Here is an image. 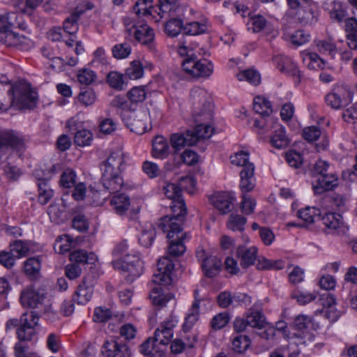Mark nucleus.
Returning <instances> with one entry per match:
<instances>
[{"instance_id": "nucleus-1", "label": "nucleus", "mask_w": 357, "mask_h": 357, "mask_svg": "<svg viewBox=\"0 0 357 357\" xmlns=\"http://www.w3.org/2000/svg\"><path fill=\"white\" fill-rule=\"evenodd\" d=\"M157 272L153 275L149 297L153 305L164 306L173 298L172 293L165 294L161 285H169L172 282V273L174 264L168 257H163L158 259Z\"/></svg>"}, {"instance_id": "nucleus-2", "label": "nucleus", "mask_w": 357, "mask_h": 357, "mask_svg": "<svg viewBox=\"0 0 357 357\" xmlns=\"http://www.w3.org/2000/svg\"><path fill=\"white\" fill-rule=\"evenodd\" d=\"M125 167L124 153L121 149L112 151L102 165V183L109 193H116L122 188L123 180L121 174Z\"/></svg>"}, {"instance_id": "nucleus-3", "label": "nucleus", "mask_w": 357, "mask_h": 357, "mask_svg": "<svg viewBox=\"0 0 357 357\" xmlns=\"http://www.w3.org/2000/svg\"><path fill=\"white\" fill-rule=\"evenodd\" d=\"M183 220L166 215L160 218L158 225V229L167 234L166 237L169 241L167 253L173 257L181 256L186 250L184 241L188 236L183 231Z\"/></svg>"}, {"instance_id": "nucleus-4", "label": "nucleus", "mask_w": 357, "mask_h": 357, "mask_svg": "<svg viewBox=\"0 0 357 357\" xmlns=\"http://www.w3.org/2000/svg\"><path fill=\"white\" fill-rule=\"evenodd\" d=\"M26 149L25 136L13 130H0V164L12 158H20Z\"/></svg>"}, {"instance_id": "nucleus-5", "label": "nucleus", "mask_w": 357, "mask_h": 357, "mask_svg": "<svg viewBox=\"0 0 357 357\" xmlns=\"http://www.w3.org/2000/svg\"><path fill=\"white\" fill-rule=\"evenodd\" d=\"M178 52L185 56L182 61L183 69L195 77H208L213 71V65L206 59H198L193 50L184 43L178 47Z\"/></svg>"}, {"instance_id": "nucleus-6", "label": "nucleus", "mask_w": 357, "mask_h": 357, "mask_svg": "<svg viewBox=\"0 0 357 357\" xmlns=\"http://www.w3.org/2000/svg\"><path fill=\"white\" fill-rule=\"evenodd\" d=\"M185 184H188L191 188H195L196 181L193 177L186 176L180 180L179 185L176 183H167L163 187V192L167 198L172 200L170 208L173 214L169 218H179L184 220L187 213V208L181 195V188H185Z\"/></svg>"}, {"instance_id": "nucleus-7", "label": "nucleus", "mask_w": 357, "mask_h": 357, "mask_svg": "<svg viewBox=\"0 0 357 357\" xmlns=\"http://www.w3.org/2000/svg\"><path fill=\"white\" fill-rule=\"evenodd\" d=\"M39 316L35 311L26 312L21 317L10 319L6 322V329L17 328L16 334L21 342L31 341L37 335Z\"/></svg>"}, {"instance_id": "nucleus-8", "label": "nucleus", "mask_w": 357, "mask_h": 357, "mask_svg": "<svg viewBox=\"0 0 357 357\" xmlns=\"http://www.w3.org/2000/svg\"><path fill=\"white\" fill-rule=\"evenodd\" d=\"M7 92L10 93L11 105L19 109H33L38 100L37 93L26 82H19L9 85Z\"/></svg>"}, {"instance_id": "nucleus-9", "label": "nucleus", "mask_w": 357, "mask_h": 357, "mask_svg": "<svg viewBox=\"0 0 357 357\" xmlns=\"http://www.w3.org/2000/svg\"><path fill=\"white\" fill-rule=\"evenodd\" d=\"M232 165L241 167L240 188L243 193L252 191L255 186V165L249 160V153L241 151L230 157Z\"/></svg>"}, {"instance_id": "nucleus-10", "label": "nucleus", "mask_w": 357, "mask_h": 357, "mask_svg": "<svg viewBox=\"0 0 357 357\" xmlns=\"http://www.w3.org/2000/svg\"><path fill=\"white\" fill-rule=\"evenodd\" d=\"M190 100L195 122H201L202 120L211 118V113L208 112L211 98L205 89L199 86L193 87L190 92Z\"/></svg>"}, {"instance_id": "nucleus-11", "label": "nucleus", "mask_w": 357, "mask_h": 357, "mask_svg": "<svg viewBox=\"0 0 357 357\" xmlns=\"http://www.w3.org/2000/svg\"><path fill=\"white\" fill-rule=\"evenodd\" d=\"M114 269L128 273L126 280L132 282L143 273L144 263L136 255H126L119 259L112 262Z\"/></svg>"}, {"instance_id": "nucleus-12", "label": "nucleus", "mask_w": 357, "mask_h": 357, "mask_svg": "<svg viewBox=\"0 0 357 357\" xmlns=\"http://www.w3.org/2000/svg\"><path fill=\"white\" fill-rule=\"evenodd\" d=\"M122 121L130 131L142 135L149 130V112L146 109L124 110L121 112Z\"/></svg>"}, {"instance_id": "nucleus-13", "label": "nucleus", "mask_w": 357, "mask_h": 357, "mask_svg": "<svg viewBox=\"0 0 357 357\" xmlns=\"http://www.w3.org/2000/svg\"><path fill=\"white\" fill-rule=\"evenodd\" d=\"M352 98L353 93L350 89L345 85H339L326 96L325 100L328 106L337 109L349 104Z\"/></svg>"}, {"instance_id": "nucleus-14", "label": "nucleus", "mask_w": 357, "mask_h": 357, "mask_svg": "<svg viewBox=\"0 0 357 357\" xmlns=\"http://www.w3.org/2000/svg\"><path fill=\"white\" fill-rule=\"evenodd\" d=\"M178 322V318L174 315H170L164 320L154 333L155 341L162 346L168 344L173 337L174 328Z\"/></svg>"}, {"instance_id": "nucleus-15", "label": "nucleus", "mask_w": 357, "mask_h": 357, "mask_svg": "<svg viewBox=\"0 0 357 357\" xmlns=\"http://www.w3.org/2000/svg\"><path fill=\"white\" fill-rule=\"evenodd\" d=\"M101 351L106 357H131L129 346L123 341L115 339L105 341Z\"/></svg>"}, {"instance_id": "nucleus-16", "label": "nucleus", "mask_w": 357, "mask_h": 357, "mask_svg": "<svg viewBox=\"0 0 357 357\" xmlns=\"http://www.w3.org/2000/svg\"><path fill=\"white\" fill-rule=\"evenodd\" d=\"M130 34H133L135 39L142 44L146 45L150 50H154L153 30L146 24L141 25H132L131 28H128Z\"/></svg>"}, {"instance_id": "nucleus-17", "label": "nucleus", "mask_w": 357, "mask_h": 357, "mask_svg": "<svg viewBox=\"0 0 357 357\" xmlns=\"http://www.w3.org/2000/svg\"><path fill=\"white\" fill-rule=\"evenodd\" d=\"M56 165H52L44 178L40 177L39 174L37 172H36L38 179V202L43 205L46 204L53 197L54 191L51 189L48 180L51 178L52 174L56 172Z\"/></svg>"}, {"instance_id": "nucleus-18", "label": "nucleus", "mask_w": 357, "mask_h": 357, "mask_svg": "<svg viewBox=\"0 0 357 357\" xmlns=\"http://www.w3.org/2000/svg\"><path fill=\"white\" fill-rule=\"evenodd\" d=\"M0 42L6 46L24 48L30 45L31 40L24 36L11 31H0Z\"/></svg>"}, {"instance_id": "nucleus-19", "label": "nucleus", "mask_w": 357, "mask_h": 357, "mask_svg": "<svg viewBox=\"0 0 357 357\" xmlns=\"http://www.w3.org/2000/svg\"><path fill=\"white\" fill-rule=\"evenodd\" d=\"M337 184V176L333 173H326L315 178L312 183V188L315 194L320 195L333 190Z\"/></svg>"}, {"instance_id": "nucleus-20", "label": "nucleus", "mask_w": 357, "mask_h": 357, "mask_svg": "<svg viewBox=\"0 0 357 357\" xmlns=\"http://www.w3.org/2000/svg\"><path fill=\"white\" fill-rule=\"evenodd\" d=\"M209 200L222 214L229 213L233 208V198L227 192H215L209 197Z\"/></svg>"}, {"instance_id": "nucleus-21", "label": "nucleus", "mask_w": 357, "mask_h": 357, "mask_svg": "<svg viewBox=\"0 0 357 357\" xmlns=\"http://www.w3.org/2000/svg\"><path fill=\"white\" fill-rule=\"evenodd\" d=\"M236 257L240 261L241 266L247 268L255 263L257 259V248L245 245H238L236 249Z\"/></svg>"}, {"instance_id": "nucleus-22", "label": "nucleus", "mask_w": 357, "mask_h": 357, "mask_svg": "<svg viewBox=\"0 0 357 357\" xmlns=\"http://www.w3.org/2000/svg\"><path fill=\"white\" fill-rule=\"evenodd\" d=\"M294 326L297 333H294V335L296 337L303 340V342L305 340H311V334L310 330L312 326L311 317L306 315H298L297 316L294 321Z\"/></svg>"}, {"instance_id": "nucleus-23", "label": "nucleus", "mask_w": 357, "mask_h": 357, "mask_svg": "<svg viewBox=\"0 0 357 357\" xmlns=\"http://www.w3.org/2000/svg\"><path fill=\"white\" fill-rule=\"evenodd\" d=\"M273 61L281 73L292 77L299 76L300 72L298 66L290 57L278 54L273 57Z\"/></svg>"}, {"instance_id": "nucleus-24", "label": "nucleus", "mask_w": 357, "mask_h": 357, "mask_svg": "<svg viewBox=\"0 0 357 357\" xmlns=\"http://www.w3.org/2000/svg\"><path fill=\"white\" fill-rule=\"evenodd\" d=\"M272 122L271 128L274 133L271 138V143L273 146L281 149L285 148L289 144V139L286 136L284 127L280 125L277 119L271 118Z\"/></svg>"}, {"instance_id": "nucleus-25", "label": "nucleus", "mask_w": 357, "mask_h": 357, "mask_svg": "<svg viewBox=\"0 0 357 357\" xmlns=\"http://www.w3.org/2000/svg\"><path fill=\"white\" fill-rule=\"evenodd\" d=\"M46 298L43 294L34 291H22L20 301L23 305H27L31 308H38L39 312L43 310V304Z\"/></svg>"}, {"instance_id": "nucleus-26", "label": "nucleus", "mask_w": 357, "mask_h": 357, "mask_svg": "<svg viewBox=\"0 0 357 357\" xmlns=\"http://www.w3.org/2000/svg\"><path fill=\"white\" fill-rule=\"evenodd\" d=\"M170 142L175 151H180L185 146H192L196 144V139L192 137L191 130L185 133H174L170 138Z\"/></svg>"}, {"instance_id": "nucleus-27", "label": "nucleus", "mask_w": 357, "mask_h": 357, "mask_svg": "<svg viewBox=\"0 0 357 357\" xmlns=\"http://www.w3.org/2000/svg\"><path fill=\"white\" fill-rule=\"evenodd\" d=\"M344 30L348 47L357 49V20L355 17H348L345 20Z\"/></svg>"}, {"instance_id": "nucleus-28", "label": "nucleus", "mask_w": 357, "mask_h": 357, "mask_svg": "<svg viewBox=\"0 0 357 357\" xmlns=\"http://www.w3.org/2000/svg\"><path fill=\"white\" fill-rule=\"evenodd\" d=\"M319 221L325 226L326 232L328 234L336 231L343 224L342 215L335 213H327L324 215H321Z\"/></svg>"}, {"instance_id": "nucleus-29", "label": "nucleus", "mask_w": 357, "mask_h": 357, "mask_svg": "<svg viewBox=\"0 0 357 357\" xmlns=\"http://www.w3.org/2000/svg\"><path fill=\"white\" fill-rule=\"evenodd\" d=\"M159 344L154 337H149L140 345V352L148 357H166L165 352L158 348Z\"/></svg>"}, {"instance_id": "nucleus-30", "label": "nucleus", "mask_w": 357, "mask_h": 357, "mask_svg": "<svg viewBox=\"0 0 357 357\" xmlns=\"http://www.w3.org/2000/svg\"><path fill=\"white\" fill-rule=\"evenodd\" d=\"M169 153V146L167 139L162 136H156L152 142V155L155 158L164 159Z\"/></svg>"}, {"instance_id": "nucleus-31", "label": "nucleus", "mask_w": 357, "mask_h": 357, "mask_svg": "<svg viewBox=\"0 0 357 357\" xmlns=\"http://www.w3.org/2000/svg\"><path fill=\"white\" fill-rule=\"evenodd\" d=\"M222 261L215 256H209L204 259L202 267L204 275L208 278L216 276L222 267Z\"/></svg>"}, {"instance_id": "nucleus-32", "label": "nucleus", "mask_w": 357, "mask_h": 357, "mask_svg": "<svg viewBox=\"0 0 357 357\" xmlns=\"http://www.w3.org/2000/svg\"><path fill=\"white\" fill-rule=\"evenodd\" d=\"M247 323L252 328H261L265 324V317L261 312V307L255 304L246 316Z\"/></svg>"}, {"instance_id": "nucleus-33", "label": "nucleus", "mask_w": 357, "mask_h": 357, "mask_svg": "<svg viewBox=\"0 0 357 357\" xmlns=\"http://www.w3.org/2000/svg\"><path fill=\"white\" fill-rule=\"evenodd\" d=\"M180 8L179 0H159V15L161 17L174 16Z\"/></svg>"}, {"instance_id": "nucleus-34", "label": "nucleus", "mask_w": 357, "mask_h": 357, "mask_svg": "<svg viewBox=\"0 0 357 357\" xmlns=\"http://www.w3.org/2000/svg\"><path fill=\"white\" fill-rule=\"evenodd\" d=\"M195 300L193 302L191 308L189 310L187 314L185 322L183 325L185 331H188L198 320L199 316V308L201 300L197 299V291H195Z\"/></svg>"}, {"instance_id": "nucleus-35", "label": "nucleus", "mask_w": 357, "mask_h": 357, "mask_svg": "<svg viewBox=\"0 0 357 357\" xmlns=\"http://www.w3.org/2000/svg\"><path fill=\"white\" fill-rule=\"evenodd\" d=\"M111 205L116 213L122 215L129 208L130 198L123 193L116 194L111 199Z\"/></svg>"}, {"instance_id": "nucleus-36", "label": "nucleus", "mask_w": 357, "mask_h": 357, "mask_svg": "<svg viewBox=\"0 0 357 357\" xmlns=\"http://www.w3.org/2000/svg\"><path fill=\"white\" fill-rule=\"evenodd\" d=\"M301 56L309 69H323L325 66V61L317 53L303 51Z\"/></svg>"}, {"instance_id": "nucleus-37", "label": "nucleus", "mask_w": 357, "mask_h": 357, "mask_svg": "<svg viewBox=\"0 0 357 357\" xmlns=\"http://www.w3.org/2000/svg\"><path fill=\"white\" fill-rule=\"evenodd\" d=\"M253 109L262 117L268 116L273 112L271 102L266 98L260 96L255 98Z\"/></svg>"}, {"instance_id": "nucleus-38", "label": "nucleus", "mask_w": 357, "mask_h": 357, "mask_svg": "<svg viewBox=\"0 0 357 357\" xmlns=\"http://www.w3.org/2000/svg\"><path fill=\"white\" fill-rule=\"evenodd\" d=\"M208 29V25L206 22H191L183 26V31L186 35L197 36L206 33Z\"/></svg>"}, {"instance_id": "nucleus-39", "label": "nucleus", "mask_w": 357, "mask_h": 357, "mask_svg": "<svg viewBox=\"0 0 357 357\" xmlns=\"http://www.w3.org/2000/svg\"><path fill=\"white\" fill-rule=\"evenodd\" d=\"M71 261L77 264H95L97 261V257L95 254L91 252L87 253L83 250H77L73 252L70 255Z\"/></svg>"}, {"instance_id": "nucleus-40", "label": "nucleus", "mask_w": 357, "mask_h": 357, "mask_svg": "<svg viewBox=\"0 0 357 357\" xmlns=\"http://www.w3.org/2000/svg\"><path fill=\"white\" fill-rule=\"evenodd\" d=\"M298 19L303 24H312L317 21V13L313 6H303L297 13Z\"/></svg>"}, {"instance_id": "nucleus-41", "label": "nucleus", "mask_w": 357, "mask_h": 357, "mask_svg": "<svg viewBox=\"0 0 357 357\" xmlns=\"http://www.w3.org/2000/svg\"><path fill=\"white\" fill-rule=\"evenodd\" d=\"M298 216L307 223L319 222L321 212L318 208L307 206L298 211Z\"/></svg>"}, {"instance_id": "nucleus-42", "label": "nucleus", "mask_w": 357, "mask_h": 357, "mask_svg": "<svg viewBox=\"0 0 357 357\" xmlns=\"http://www.w3.org/2000/svg\"><path fill=\"white\" fill-rule=\"evenodd\" d=\"M93 291L91 287L85 284H79L73 297V300L78 304L85 305L92 297Z\"/></svg>"}, {"instance_id": "nucleus-43", "label": "nucleus", "mask_w": 357, "mask_h": 357, "mask_svg": "<svg viewBox=\"0 0 357 357\" xmlns=\"http://www.w3.org/2000/svg\"><path fill=\"white\" fill-rule=\"evenodd\" d=\"M155 234L156 231L153 225L151 224L146 225L139 236V243L144 247H149L152 245Z\"/></svg>"}, {"instance_id": "nucleus-44", "label": "nucleus", "mask_w": 357, "mask_h": 357, "mask_svg": "<svg viewBox=\"0 0 357 357\" xmlns=\"http://www.w3.org/2000/svg\"><path fill=\"white\" fill-rule=\"evenodd\" d=\"M192 137H195L196 143L201 139H208L213 132V128L208 124L200 123L197 125L194 130H191Z\"/></svg>"}, {"instance_id": "nucleus-45", "label": "nucleus", "mask_w": 357, "mask_h": 357, "mask_svg": "<svg viewBox=\"0 0 357 357\" xmlns=\"http://www.w3.org/2000/svg\"><path fill=\"white\" fill-rule=\"evenodd\" d=\"M10 250L16 259L26 257L29 252V247L27 242L22 240H16L10 244Z\"/></svg>"}, {"instance_id": "nucleus-46", "label": "nucleus", "mask_w": 357, "mask_h": 357, "mask_svg": "<svg viewBox=\"0 0 357 357\" xmlns=\"http://www.w3.org/2000/svg\"><path fill=\"white\" fill-rule=\"evenodd\" d=\"M183 26L181 19L172 17L166 22L165 31L168 36L174 37L183 31Z\"/></svg>"}, {"instance_id": "nucleus-47", "label": "nucleus", "mask_w": 357, "mask_h": 357, "mask_svg": "<svg viewBox=\"0 0 357 357\" xmlns=\"http://www.w3.org/2000/svg\"><path fill=\"white\" fill-rule=\"evenodd\" d=\"M250 345V340L247 335H237L232 340V349L238 354L245 351Z\"/></svg>"}, {"instance_id": "nucleus-48", "label": "nucleus", "mask_w": 357, "mask_h": 357, "mask_svg": "<svg viewBox=\"0 0 357 357\" xmlns=\"http://www.w3.org/2000/svg\"><path fill=\"white\" fill-rule=\"evenodd\" d=\"M247 220L242 215L231 214L227 222V227L234 231H243Z\"/></svg>"}, {"instance_id": "nucleus-49", "label": "nucleus", "mask_w": 357, "mask_h": 357, "mask_svg": "<svg viewBox=\"0 0 357 357\" xmlns=\"http://www.w3.org/2000/svg\"><path fill=\"white\" fill-rule=\"evenodd\" d=\"M317 47L320 53L327 54L330 55L332 59H334L337 54L336 45L331 39L317 41Z\"/></svg>"}, {"instance_id": "nucleus-50", "label": "nucleus", "mask_w": 357, "mask_h": 357, "mask_svg": "<svg viewBox=\"0 0 357 357\" xmlns=\"http://www.w3.org/2000/svg\"><path fill=\"white\" fill-rule=\"evenodd\" d=\"M256 267L259 270L273 269L280 270L284 267L282 261H271L264 257L257 259Z\"/></svg>"}, {"instance_id": "nucleus-51", "label": "nucleus", "mask_w": 357, "mask_h": 357, "mask_svg": "<svg viewBox=\"0 0 357 357\" xmlns=\"http://www.w3.org/2000/svg\"><path fill=\"white\" fill-rule=\"evenodd\" d=\"M40 267V261L39 259L31 257L25 261L24 271L29 276L36 277L39 273Z\"/></svg>"}, {"instance_id": "nucleus-52", "label": "nucleus", "mask_w": 357, "mask_h": 357, "mask_svg": "<svg viewBox=\"0 0 357 357\" xmlns=\"http://www.w3.org/2000/svg\"><path fill=\"white\" fill-rule=\"evenodd\" d=\"M93 141V135L89 130L82 129L75 132L74 136L75 144L79 146H89Z\"/></svg>"}, {"instance_id": "nucleus-53", "label": "nucleus", "mask_w": 357, "mask_h": 357, "mask_svg": "<svg viewBox=\"0 0 357 357\" xmlns=\"http://www.w3.org/2000/svg\"><path fill=\"white\" fill-rule=\"evenodd\" d=\"M153 8V0H137L133 6V11L138 16L148 15L151 14Z\"/></svg>"}, {"instance_id": "nucleus-54", "label": "nucleus", "mask_w": 357, "mask_h": 357, "mask_svg": "<svg viewBox=\"0 0 357 357\" xmlns=\"http://www.w3.org/2000/svg\"><path fill=\"white\" fill-rule=\"evenodd\" d=\"M144 75L143 66L139 61H133L126 70V75L130 79H137Z\"/></svg>"}, {"instance_id": "nucleus-55", "label": "nucleus", "mask_w": 357, "mask_h": 357, "mask_svg": "<svg viewBox=\"0 0 357 357\" xmlns=\"http://www.w3.org/2000/svg\"><path fill=\"white\" fill-rule=\"evenodd\" d=\"M131 51V47L127 43L116 44L112 49L113 56L117 59L127 58L130 54Z\"/></svg>"}, {"instance_id": "nucleus-56", "label": "nucleus", "mask_w": 357, "mask_h": 357, "mask_svg": "<svg viewBox=\"0 0 357 357\" xmlns=\"http://www.w3.org/2000/svg\"><path fill=\"white\" fill-rule=\"evenodd\" d=\"M146 91L144 86H135L128 93V98L132 103L142 102L146 98Z\"/></svg>"}, {"instance_id": "nucleus-57", "label": "nucleus", "mask_w": 357, "mask_h": 357, "mask_svg": "<svg viewBox=\"0 0 357 357\" xmlns=\"http://www.w3.org/2000/svg\"><path fill=\"white\" fill-rule=\"evenodd\" d=\"M237 78L240 81L246 80L253 85H257L260 82V75L252 69L243 70L237 74Z\"/></svg>"}, {"instance_id": "nucleus-58", "label": "nucleus", "mask_w": 357, "mask_h": 357, "mask_svg": "<svg viewBox=\"0 0 357 357\" xmlns=\"http://www.w3.org/2000/svg\"><path fill=\"white\" fill-rule=\"evenodd\" d=\"M77 81L81 84L89 85L96 79V73L88 68H82L78 70L77 74Z\"/></svg>"}, {"instance_id": "nucleus-59", "label": "nucleus", "mask_w": 357, "mask_h": 357, "mask_svg": "<svg viewBox=\"0 0 357 357\" xmlns=\"http://www.w3.org/2000/svg\"><path fill=\"white\" fill-rule=\"evenodd\" d=\"M107 80L109 86L119 91L123 89L125 84L123 75L117 72H111L107 75Z\"/></svg>"}, {"instance_id": "nucleus-60", "label": "nucleus", "mask_w": 357, "mask_h": 357, "mask_svg": "<svg viewBox=\"0 0 357 357\" xmlns=\"http://www.w3.org/2000/svg\"><path fill=\"white\" fill-rule=\"evenodd\" d=\"M71 248V238L68 235L59 236L56 240L54 250L60 254H65Z\"/></svg>"}, {"instance_id": "nucleus-61", "label": "nucleus", "mask_w": 357, "mask_h": 357, "mask_svg": "<svg viewBox=\"0 0 357 357\" xmlns=\"http://www.w3.org/2000/svg\"><path fill=\"white\" fill-rule=\"evenodd\" d=\"M332 8L330 11L331 17L338 22H341L347 15V10L343 8L342 4L337 1H332Z\"/></svg>"}, {"instance_id": "nucleus-62", "label": "nucleus", "mask_w": 357, "mask_h": 357, "mask_svg": "<svg viewBox=\"0 0 357 357\" xmlns=\"http://www.w3.org/2000/svg\"><path fill=\"white\" fill-rule=\"evenodd\" d=\"M292 298L296 299L300 305H306L317 298L314 293H309L301 290H295L291 295Z\"/></svg>"}, {"instance_id": "nucleus-63", "label": "nucleus", "mask_w": 357, "mask_h": 357, "mask_svg": "<svg viewBox=\"0 0 357 357\" xmlns=\"http://www.w3.org/2000/svg\"><path fill=\"white\" fill-rule=\"evenodd\" d=\"M76 174L71 169H66L61 176V185L66 188L75 186L76 183Z\"/></svg>"}, {"instance_id": "nucleus-64", "label": "nucleus", "mask_w": 357, "mask_h": 357, "mask_svg": "<svg viewBox=\"0 0 357 357\" xmlns=\"http://www.w3.org/2000/svg\"><path fill=\"white\" fill-rule=\"evenodd\" d=\"M78 100L86 107L92 105L96 100V94L91 89H85L79 93Z\"/></svg>"}]
</instances>
